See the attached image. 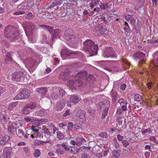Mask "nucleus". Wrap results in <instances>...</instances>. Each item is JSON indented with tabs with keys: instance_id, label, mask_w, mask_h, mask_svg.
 Masks as SVG:
<instances>
[{
	"instance_id": "f257e3e1",
	"label": "nucleus",
	"mask_w": 158,
	"mask_h": 158,
	"mask_svg": "<svg viewBox=\"0 0 158 158\" xmlns=\"http://www.w3.org/2000/svg\"><path fill=\"white\" fill-rule=\"evenodd\" d=\"M4 34L7 40L10 41H15L19 38V30L12 26L8 25L6 27Z\"/></svg>"
},
{
	"instance_id": "f03ea898",
	"label": "nucleus",
	"mask_w": 158,
	"mask_h": 158,
	"mask_svg": "<svg viewBox=\"0 0 158 158\" xmlns=\"http://www.w3.org/2000/svg\"><path fill=\"white\" fill-rule=\"evenodd\" d=\"M83 50L89 54V56H93L97 54L98 47L97 44H94L93 42L90 40H87L84 42Z\"/></svg>"
},
{
	"instance_id": "7ed1b4c3",
	"label": "nucleus",
	"mask_w": 158,
	"mask_h": 158,
	"mask_svg": "<svg viewBox=\"0 0 158 158\" xmlns=\"http://www.w3.org/2000/svg\"><path fill=\"white\" fill-rule=\"evenodd\" d=\"M39 26L43 29L47 30L50 34H51V38L50 42L53 43L56 40L59 38L60 37V29H53L52 27L46 25H40Z\"/></svg>"
},
{
	"instance_id": "20e7f679",
	"label": "nucleus",
	"mask_w": 158,
	"mask_h": 158,
	"mask_svg": "<svg viewBox=\"0 0 158 158\" xmlns=\"http://www.w3.org/2000/svg\"><path fill=\"white\" fill-rule=\"evenodd\" d=\"M81 72L77 73L76 74V77L74 79L76 87H84L86 85L87 80L86 79L87 77H83V76H81Z\"/></svg>"
},
{
	"instance_id": "39448f33",
	"label": "nucleus",
	"mask_w": 158,
	"mask_h": 158,
	"mask_svg": "<svg viewBox=\"0 0 158 158\" xmlns=\"http://www.w3.org/2000/svg\"><path fill=\"white\" fill-rule=\"evenodd\" d=\"M30 96V90L27 89H25L20 91L13 99L15 100H21L27 98Z\"/></svg>"
},
{
	"instance_id": "423d86ee",
	"label": "nucleus",
	"mask_w": 158,
	"mask_h": 158,
	"mask_svg": "<svg viewBox=\"0 0 158 158\" xmlns=\"http://www.w3.org/2000/svg\"><path fill=\"white\" fill-rule=\"evenodd\" d=\"M24 72L23 70L18 71L14 72L12 74L11 79L14 81L22 82L25 79Z\"/></svg>"
},
{
	"instance_id": "0eeeda50",
	"label": "nucleus",
	"mask_w": 158,
	"mask_h": 158,
	"mask_svg": "<svg viewBox=\"0 0 158 158\" xmlns=\"http://www.w3.org/2000/svg\"><path fill=\"white\" fill-rule=\"evenodd\" d=\"M73 31L72 29H68L64 32L63 37L69 41H72V40H73L76 36Z\"/></svg>"
},
{
	"instance_id": "6e6552de",
	"label": "nucleus",
	"mask_w": 158,
	"mask_h": 158,
	"mask_svg": "<svg viewBox=\"0 0 158 158\" xmlns=\"http://www.w3.org/2000/svg\"><path fill=\"white\" fill-rule=\"evenodd\" d=\"M2 52L4 56L3 62L4 64H10L15 62L12 57V52H8L6 50H3Z\"/></svg>"
},
{
	"instance_id": "1a4fd4ad",
	"label": "nucleus",
	"mask_w": 158,
	"mask_h": 158,
	"mask_svg": "<svg viewBox=\"0 0 158 158\" xmlns=\"http://www.w3.org/2000/svg\"><path fill=\"white\" fill-rule=\"evenodd\" d=\"M145 54L143 52H138L134 53L133 57L136 60H138V62L139 64L144 63Z\"/></svg>"
},
{
	"instance_id": "9d476101",
	"label": "nucleus",
	"mask_w": 158,
	"mask_h": 158,
	"mask_svg": "<svg viewBox=\"0 0 158 158\" xmlns=\"http://www.w3.org/2000/svg\"><path fill=\"white\" fill-rule=\"evenodd\" d=\"M103 55L104 57L107 58H114L117 56V55L114 51L113 50L112 48L110 47L106 48L105 51L103 53Z\"/></svg>"
},
{
	"instance_id": "9b49d317",
	"label": "nucleus",
	"mask_w": 158,
	"mask_h": 158,
	"mask_svg": "<svg viewBox=\"0 0 158 158\" xmlns=\"http://www.w3.org/2000/svg\"><path fill=\"white\" fill-rule=\"evenodd\" d=\"M71 72L69 69H66L64 72H61L59 74L58 77L59 79L63 81L67 80L69 76H71ZM71 76H73L72 75Z\"/></svg>"
},
{
	"instance_id": "f8f14e48",
	"label": "nucleus",
	"mask_w": 158,
	"mask_h": 158,
	"mask_svg": "<svg viewBox=\"0 0 158 158\" xmlns=\"http://www.w3.org/2000/svg\"><path fill=\"white\" fill-rule=\"evenodd\" d=\"M35 28L34 24L32 22H28L26 23L25 28H24L26 34L28 36V34H31L32 30Z\"/></svg>"
},
{
	"instance_id": "ddd939ff",
	"label": "nucleus",
	"mask_w": 158,
	"mask_h": 158,
	"mask_svg": "<svg viewBox=\"0 0 158 158\" xmlns=\"http://www.w3.org/2000/svg\"><path fill=\"white\" fill-rule=\"evenodd\" d=\"M60 53L61 56L63 57L69 56L71 55H74L77 54V52H76L69 50L66 48L62 49Z\"/></svg>"
},
{
	"instance_id": "4468645a",
	"label": "nucleus",
	"mask_w": 158,
	"mask_h": 158,
	"mask_svg": "<svg viewBox=\"0 0 158 158\" xmlns=\"http://www.w3.org/2000/svg\"><path fill=\"white\" fill-rule=\"evenodd\" d=\"M110 104L109 102L107 100H104V101L99 102L98 105V108H99V110L101 111L102 109L105 108L109 107Z\"/></svg>"
},
{
	"instance_id": "2eb2a0df",
	"label": "nucleus",
	"mask_w": 158,
	"mask_h": 158,
	"mask_svg": "<svg viewBox=\"0 0 158 158\" xmlns=\"http://www.w3.org/2000/svg\"><path fill=\"white\" fill-rule=\"evenodd\" d=\"M56 11L55 12L56 13V15L58 16L64 17L65 16L67 13H68L67 10L65 9L64 7H60L58 8L57 10H56Z\"/></svg>"
},
{
	"instance_id": "dca6fc26",
	"label": "nucleus",
	"mask_w": 158,
	"mask_h": 158,
	"mask_svg": "<svg viewBox=\"0 0 158 158\" xmlns=\"http://www.w3.org/2000/svg\"><path fill=\"white\" fill-rule=\"evenodd\" d=\"M12 154L11 148H6L4 149L2 157L4 158H10Z\"/></svg>"
},
{
	"instance_id": "f3484780",
	"label": "nucleus",
	"mask_w": 158,
	"mask_h": 158,
	"mask_svg": "<svg viewBox=\"0 0 158 158\" xmlns=\"http://www.w3.org/2000/svg\"><path fill=\"white\" fill-rule=\"evenodd\" d=\"M65 103L62 101H58L56 103L55 106V109L57 111L62 110L65 106Z\"/></svg>"
},
{
	"instance_id": "a211bd4d",
	"label": "nucleus",
	"mask_w": 158,
	"mask_h": 158,
	"mask_svg": "<svg viewBox=\"0 0 158 158\" xmlns=\"http://www.w3.org/2000/svg\"><path fill=\"white\" fill-rule=\"evenodd\" d=\"M75 111L77 113V116L80 118L83 119L85 118V115L83 113V111L79 107L76 108Z\"/></svg>"
},
{
	"instance_id": "6ab92c4d",
	"label": "nucleus",
	"mask_w": 158,
	"mask_h": 158,
	"mask_svg": "<svg viewBox=\"0 0 158 158\" xmlns=\"http://www.w3.org/2000/svg\"><path fill=\"white\" fill-rule=\"evenodd\" d=\"M81 72V75L82 76H83V77H86V80H87V84L88 83L89 80H94L95 78L94 76L91 74H88L85 71H82Z\"/></svg>"
},
{
	"instance_id": "aec40b11",
	"label": "nucleus",
	"mask_w": 158,
	"mask_h": 158,
	"mask_svg": "<svg viewBox=\"0 0 158 158\" xmlns=\"http://www.w3.org/2000/svg\"><path fill=\"white\" fill-rule=\"evenodd\" d=\"M64 0H55L49 6L48 8H51L56 5L61 4L63 3V2Z\"/></svg>"
},
{
	"instance_id": "412c9836",
	"label": "nucleus",
	"mask_w": 158,
	"mask_h": 158,
	"mask_svg": "<svg viewBox=\"0 0 158 158\" xmlns=\"http://www.w3.org/2000/svg\"><path fill=\"white\" fill-rule=\"evenodd\" d=\"M27 8V4L26 2H23L21 4H19L18 8L20 10H26Z\"/></svg>"
},
{
	"instance_id": "4be33fe9",
	"label": "nucleus",
	"mask_w": 158,
	"mask_h": 158,
	"mask_svg": "<svg viewBox=\"0 0 158 158\" xmlns=\"http://www.w3.org/2000/svg\"><path fill=\"white\" fill-rule=\"evenodd\" d=\"M90 1L89 5L91 8H93L94 6H96L99 4V1L98 0H89Z\"/></svg>"
},
{
	"instance_id": "5701e85b",
	"label": "nucleus",
	"mask_w": 158,
	"mask_h": 158,
	"mask_svg": "<svg viewBox=\"0 0 158 158\" xmlns=\"http://www.w3.org/2000/svg\"><path fill=\"white\" fill-rule=\"evenodd\" d=\"M70 100L73 103H77L79 101L80 99L77 95H73L70 97Z\"/></svg>"
},
{
	"instance_id": "b1692460",
	"label": "nucleus",
	"mask_w": 158,
	"mask_h": 158,
	"mask_svg": "<svg viewBox=\"0 0 158 158\" xmlns=\"http://www.w3.org/2000/svg\"><path fill=\"white\" fill-rule=\"evenodd\" d=\"M36 91L37 93L40 94L41 95H44L45 94L47 91V89L45 88L41 87L37 89L36 90Z\"/></svg>"
},
{
	"instance_id": "393cba45",
	"label": "nucleus",
	"mask_w": 158,
	"mask_h": 158,
	"mask_svg": "<svg viewBox=\"0 0 158 158\" xmlns=\"http://www.w3.org/2000/svg\"><path fill=\"white\" fill-rule=\"evenodd\" d=\"M79 149L74 146H70V149L69 152L73 154H75L77 153H79L78 152L79 151Z\"/></svg>"
},
{
	"instance_id": "a878e982",
	"label": "nucleus",
	"mask_w": 158,
	"mask_h": 158,
	"mask_svg": "<svg viewBox=\"0 0 158 158\" xmlns=\"http://www.w3.org/2000/svg\"><path fill=\"white\" fill-rule=\"evenodd\" d=\"M144 0H138L137 2L135 8L138 9L144 5Z\"/></svg>"
},
{
	"instance_id": "bb28decb",
	"label": "nucleus",
	"mask_w": 158,
	"mask_h": 158,
	"mask_svg": "<svg viewBox=\"0 0 158 158\" xmlns=\"http://www.w3.org/2000/svg\"><path fill=\"white\" fill-rule=\"evenodd\" d=\"M92 98L91 97H88L87 98L83 100V102L85 104L88 106L92 103Z\"/></svg>"
},
{
	"instance_id": "cd10ccee",
	"label": "nucleus",
	"mask_w": 158,
	"mask_h": 158,
	"mask_svg": "<svg viewBox=\"0 0 158 158\" xmlns=\"http://www.w3.org/2000/svg\"><path fill=\"white\" fill-rule=\"evenodd\" d=\"M18 128V127L14 126L13 125L11 124V125H9L8 127V131L9 132L15 134L14 130H16Z\"/></svg>"
},
{
	"instance_id": "c85d7f7f",
	"label": "nucleus",
	"mask_w": 158,
	"mask_h": 158,
	"mask_svg": "<svg viewBox=\"0 0 158 158\" xmlns=\"http://www.w3.org/2000/svg\"><path fill=\"white\" fill-rule=\"evenodd\" d=\"M124 27V29L125 31L128 33H130L131 31V29L127 22L125 21L124 23V24L123 25Z\"/></svg>"
},
{
	"instance_id": "c756f323",
	"label": "nucleus",
	"mask_w": 158,
	"mask_h": 158,
	"mask_svg": "<svg viewBox=\"0 0 158 158\" xmlns=\"http://www.w3.org/2000/svg\"><path fill=\"white\" fill-rule=\"evenodd\" d=\"M121 150H114L112 151V153L113 155L116 158H118L119 156V153L121 152Z\"/></svg>"
},
{
	"instance_id": "7c9ffc66",
	"label": "nucleus",
	"mask_w": 158,
	"mask_h": 158,
	"mask_svg": "<svg viewBox=\"0 0 158 158\" xmlns=\"http://www.w3.org/2000/svg\"><path fill=\"white\" fill-rule=\"evenodd\" d=\"M150 43L152 44H158V36L153 37L150 40Z\"/></svg>"
},
{
	"instance_id": "2f4dec72",
	"label": "nucleus",
	"mask_w": 158,
	"mask_h": 158,
	"mask_svg": "<svg viewBox=\"0 0 158 158\" xmlns=\"http://www.w3.org/2000/svg\"><path fill=\"white\" fill-rule=\"evenodd\" d=\"M26 107L30 110H33L36 106V104L34 102H31L25 105Z\"/></svg>"
},
{
	"instance_id": "473e14b6",
	"label": "nucleus",
	"mask_w": 158,
	"mask_h": 158,
	"mask_svg": "<svg viewBox=\"0 0 158 158\" xmlns=\"http://www.w3.org/2000/svg\"><path fill=\"white\" fill-rule=\"evenodd\" d=\"M18 135L19 136H22V135L23 136L24 138H27L28 136H30L29 135H27L26 134H25L24 132L22 130L19 129L18 130Z\"/></svg>"
},
{
	"instance_id": "72a5a7b5",
	"label": "nucleus",
	"mask_w": 158,
	"mask_h": 158,
	"mask_svg": "<svg viewBox=\"0 0 158 158\" xmlns=\"http://www.w3.org/2000/svg\"><path fill=\"white\" fill-rule=\"evenodd\" d=\"M28 108L25 105L23 107L21 111L22 113L26 115L28 114L30 112V111L28 110Z\"/></svg>"
},
{
	"instance_id": "f704fd0d",
	"label": "nucleus",
	"mask_w": 158,
	"mask_h": 158,
	"mask_svg": "<svg viewBox=\"0 0 158 158\" xmlns=\"http://www.w3.org/2000/svg\"><path fill=\"white\" fill-rule=\"evenodd\" d=\"M17 102H14L9 105L8 107V109L10 110H12L14 107H15L18 105Z\"/></svg>"
},
{
	"instance_id": "c9c22d12",
	"label": "nucleus",
	"mask_w": 158,
	"mask_h": 158,
	"mask_svg": "<svg viewBox=\"0 0 158 158\" xmlns=\"http://www.w3.org/2000/svg\"><path fill=\"white\" fill-rule=\"evenodd\" d=\"M35 115L36 116H44L45 114L43 110H40L35 112Z\"/></svg>"
},
{
	"instance_id": "e433bc0d",
	"label": "nucleus",
	"mask_w": 158,
	"mask_h": 158,
	"mask_svg": "<svg viewBox=\"0 0 158 158\" xmlns=\"http://www.w3.org/2000/svg\"><path fill=\"white\" fill-rule=\"evenodd\" d=\"M56 133L57 134V137L59 139L61 140L64 138V136L61 131H57Z\"/></svg>"
},
{
	"instance_id": "4c0bfd02",
	"label": "nucleus",
	"mask_w": 158,
	"mask_h": 158,
	"mask_svg": "<svg viewBox=\"0 0 158 158\" xmlns=\"http://www.w3.org/2000/svg\"><path fill=\"white\" fill-rule=\"evenodd\" d=\"M67 84L71 87H75V80H73L68 81L67 82Z\"/></svg>"
},
{
	"instance_id": "58836bf2",
	"label": "nucleus",
	"mask_w": 158,
	"mask_h": 158,
	"mask_svg": "<svg viewBox=\"0 0 158 158\" xmlns=\"http://www.w3.org/2000/svg\"><path fill=\"white\" fill-rule=\"evenodd\" d=\"M134 96V99L135 101H140L142 97L138 94H135L133 95Z\"/></svg>"
},
{
	"instance_id": "ea45409f",
	"label": "nucleus",
	"mask_w": 158,
	"mask_h": 158,
	"mask_svg": "<svg viewBox=\"0 0 158 158\" xmlns=\"http://www.w3.org/2000/svg\"><path fill=\"white\" fill-rule=\"evenodd\" d=\"M108 17V15L106 14H105L103 15H102L100 18V19L102 21H104V22H106L107 21V19Z\"/></svg>"
},
{
	"instance_id": "a19ab883",
	"label": "nucleus",
	"mask_w": 158,
	"mask_h": 158,
	"mask_svg": "<svg viewBox=\"0 0 158 158\" xmlns=\"http://www.w3.org/2000/svg\"><path fill=\"white\" fill-rule=\"evenodd\" d=\"M77 141L79 145H81L82 143H84L86 141L85 139L82 138H77Z\"/></svg>"
},
{
	"instance_id": "79ce46f5",
	"label": "nucleus",
	"mask_w": 158,
	"mask_h": 158,
	"mask_svg": "<svg viewBox=\"0 0 158 158\" xmlns=\"http://www.w3.org/2000/svg\"><path fill=\"white\" fill-rule=\"evenodd\" d=\"M44 133L45 134V135L49 137L52 135V134L51 133L49 130L47 128L44 129Z\"/></svg>"
},
{
	"instance_id": "37998d69",
	"label": "nucleus",
	"mask_w": 158,
	"mask_h": 158,
	"mask_svg": "<svg viewBox=\"0 0 158 158\" xmlns=\"http://www.w3.org/2000/svg\"><path fill=\"white\" fill-rule=\"evenodd\" d=\"M118 103H120L121 105L122 104L123 105H127V101L124 100L123 98H121L118 102Z\"/></svg>"
},
{
	"instance_id": "c03bdc74",
	"label": "nucleus",
	"mask_w": 158,
	"mask_h": 158,
	"mask_svg": "<svg viewBox=\"0 0 158 158\" xmlns=\"http://www.w3.org/2000/svg\"><path fill=\"white\" fill-rule=\"evenodd\" d=\"M83 14L84 16L88 15L89 16H91L94 15V12H88L86 10H85L83 12Z\"/></svg>"
},
{
	"instance_id": "a18cd8bd",
	"label": "nucleus",
	"mask_w": 158,
	"mask_h": 158,
	"mask_svg": "<svg viewBox=\"0 0 158 158\" xmlns=\"http://www.w3.org/2000/svg\"><path fill=\"white\" fill-rule=\"evenodd\" d=\"M141 132L143 134L146 133L147 132H148L149 134H152V131L150 128H149L144 130L141 131Z\"/></svg>"
},
{
	"instance_id": "49530a36",
	"label": "nucleus",
	"mask_w": 158,
	"mask_h": 158,
	"mask_svg": "<svg viewBox=\"0 0 158 158\" xmlns=\"http://www.w3.org/2000/svg\"><path fill=\"white\" fill-rule=\"evenodd\" d=\"M49 141H44L42 140H37V141H35L34 142V143L35 144H36L40 145V144H44V143H50Z\"/></svg>"
},
{
	"instance_id": "de8ad7c7",
	"label": "nucleus",
	"mask_w": 158,
	"mask_h": 158,
	"mask_svg": "<svg viewBox=\"0 0 158 158\" xmlns=\"http://www.w3.org/2000/svg\"><path fill=\"white\" fill-rule=\"evenodd\" d=\"M108 5L106 3H102L100 5V7L101 9H107L108 8Z\"/></svg>"
},
{
	"instance_id": "09e8293b",
	"label": "nucleus",
	"mask_w": 158,
	"mask_h": 158,
	"mask_svg": "<svg viewBox=\"0 0 158 158\" xmlns=\"http://www.w3.org/2000/svg\"><path fill=\"white\" fill-rule=\"evenodd\" d=\"M40 155V150L38 149H35V152L34 153V156L37 157H39Z\"/></svg>"
},
{
	"instance_id": "8fccbe9b",
	"label": "nucleus",
	"mask_w": 158,
	"mask_h": 158,
	"mask_svg": "<svg viewBox=\"0 0 158 158\" xmlns=\"http://www.w3.org/2000/svg\"><path fill=\"white\" fill-rule=\"evenodd\" d=\"M25 11H19L14 13V15H24Z\"/></svg>"
},
{
	"instance_id": "3c124183",
	"label": "nucleus",
	"mask_w": 158,
	"mask_h": 158,
	"mask_svg": "<svg viewBox=\"0 0 158 158\" xmlns=\"http://www.w3.org/2000/svg\"><path fill=\"white\" fill-rule=\"evenodd\" d=\"M99 136L102 138H106L108 137V135L106 132H101L99 135Z\"/></svg>"
},
{
	"instance_id": "603ef678",
	"label": "nucleus",
	"mask_w": 158,
	"mask_h": 158,
	"mask_svg": "<svg viewBox=\"0 0 158 158\" xmlns=\"http://www.w3.org/2000/svg\"><path fill=\"white\" fill-rule=\"evenodd\" d=\"M81 64L79 63H77L73 64L71 65V67L73 68H80V66L81 65Z\"/></svg>"
},
{
	"instance_id": "864d4df0",
	"label": "nucleus",
	"mask_w": 158,
	"mask_h": 158,
	"mask_svg": "<svg viewBox=\"0 0 158 158\" xmlns=\"http://www.w3.org/2000/svg\"><path fill=\"white\" fill-rule=\"evenodd\" d=\"M34 15L31 12H29L27 15L26 18L28 19H32L34 18Z\"/></svg>"
},
{
	"instance_id": "5fc2aeb1",
	"label": "nucleus",
	"mask_w": 158,
	"mask_h": 158,
	"mask_svg": "<svg viewBox=\"0 0 158 158\" xmlns=\"http://www.w3.org/2000/svg\"><path fill=\"white\" fill-rule=\"evenodd\" d=\"M59 95L57 94L54 93L52 94V98L53 100H56L59 97Z\"/></svg>"
},
{
	"instance_id": "6e6d98bb",
	"label": "nucleus",
	"mask_w": 158,
	"mask_h": 158,
	"mask_svg": "<svg viewBox=\"0 0 158 158\" xmlns=\"http://www.w3.org/2000/svg\"><path fill=\"white\" fill-rule=\"evenodd\" d=\"M61 146L63 148H64V149L65 150L69 151H70V146H69V147H68L66 145L65 143H63L62 144Z\"/></svg>"
},
{
	"instance_id": "4d7b16f0",
	"label": "nucleus",
	"mask_w": 158,
	"mask_h": 158,
	"mask_svg": "<svg viewBox=\"0 0 158 158\" xmlns=\"http://www.w3.org/2000/svg\"><path fill=\"white\" fill-rule=\"evenodd\" d=\"M107 31V30H106L105 28H104L102 27H101V28H100V31L99 32L102 35L104 33H105Z\"/></svg>"
},
{
	"instance_id": "13d9d810",
	"label": "nucleus",
	"mask_w": 158,
	"mask_h": 158,
	"mask_svg": "<svg viewBox=\"0 0 158 158\" xmlns=\"http://www.w3.org/2000/svg\"><path fill=\"white\" fill-rule=\"evenodd\" d=\"M60 94L62 97L64 96L66 94V92L63 89H59Z\"/></svg>"
},
{
	"instance_id": "bf43d9fd",
	"label": "nucleus",
	"mask_w": 158,
	"mask_h": 158,
	"mask_svg": "<svg viewBox=\"0 0 158 158\" xmlns=\"http://www.w3.org/2000/svg\"><path fill=\"white\" fill-rule=\"evenodd\" d=\"M73 125V123L72 122H69L68 125L67 127L68 129L69 130H72Z\"/></svg>"
},
{
	"instance_id": "052dcab7",
	"label": "nucleus",
	"mask_w": 158,
	"mask_h": 158,
	"mask_svg": "<svg viewBox=\"0 0 158 158\" xmlns=\"http://www.w3.org/2000/svg\"><path fill=\"white\" fill-rule=\"evenodd\" d=\"M10 137L8 135H5L2 139L6 142H7L9 139Z\"/></svg>"
},
{
	"instance_id": "680f3d73",
	"label": "nucleus",
	"mask_w": 158,
	"mask_h": 158,
	"mask_svg": "<svg viewBox=\"0 0 158 158\" xmlns=\"http://www.w3.org/2000/svg\"><path fill=\"white\" fill-rule=\"evenodd\" d=\"M122 143L125 147H127L129 144V143L127 141L124 140L122 141Z\"/></svg>"
},
{
	"instance_id": "e2e57ef3",
	"label": "nucleus",
	"mask_w": 158,
	"mask_h": 158,
	"mask_svg": "<svg viewBox=\"0 0 158 158\" xmlns=\"http://www.w3.org/2000/svg\"><path fill=\"white\" fill-rule=\"evenodd\" d=\"M124 137L123 136H121L120 135L118 134L117 135V138L118 139L119 141H123V139Z\"/></svg>"
},
{
	"instance_id": "0e129e2a",
	"label": "nucleus",
	"mask_w": 158,
	"mask_h": 158,
	"mask_svg": "<svg viewBox=\"0 0 158 158\" xmlns=\"http://www.w3.org/2000/svg\"><path fill=\"white\" fill-rule=\"evenodd\" d=\"M109 107H107L103 109V111L102 114L107 115L109 110Z\"/></svg>"
},
{
	"instance_id": "69168bd1",
	"label": "nucleus",
	"mask_w": 158,
	"mask_h": 158,
	"mask_svg": "<svg viewBox=\"0 0 158 158\" xmlns=\"http://www.w3.org/2000/svg\"><path fill=\"white\" fill-rule=\"evenodd\" d=\"M70 111L69 110H67L65 111V112L63 116L64 117H66L67 115L70 114Z\"/></svg>"
},
{
	"instance_id": "338daca9",
	"label": "nucleus",
	"mask_w": 158,
	"mask_h": 158,
	"mask_svg": "<svg viewBox=\"0 0 158 158\" xmlns=\"http://www.w3.org/2000/svg\"><path fill=\"white\" fill-rule=\"evenodd\" d=\"M31 129L32 130L33 132H35V133L38 132L39 131V130L37 129H36L35 127L32 126Z\"/></svg>"
},
{
	"instance_id": "774afa93",
	"label": "nucleus",
	"mask_w": 158,
	"mask_h": 158,
	"mask_svg": "<svg viewBox=\"0 0 158 158\" xmlns=\"http://www.w3.org/2000/svg\"><path fill=\"white\" fill-rule=\"evenodd\" d=\"M67 123L66 122H64L63 123H60L59 124V126L60 127H64L67 126Z\"/></svg>"
}]
</instances>
